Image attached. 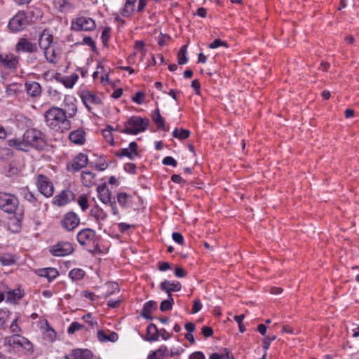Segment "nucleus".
Segmentation results:
<instances>
[{
  "label": "nucleus",
  "instance_id": "nucleus-1",
  "mask_svg": "<svg viewBox=\"0 0 359 359\" xmlns=\"http://www.w3.org/2000/svg\"><path fill=\"white\" fill-rule=\"evenodd\" d=\"M27 151L29 147H33L37 150H42L46 146V142L42 133L35 128H30L25 131L23 135Z\"/></svg>",
  "mask_w": 359,
  "mask_h": 359
},
{
  "label": "nucleus",
  "instance_id": "nucleus-2",
  "mask_svg": "<svg viewBox=\"0 0 359 359\" xmlns=\"http://www.w3.org/2000/svg\"><path fill=\"white\" fill-rule=\"evenodd\" d=\"M45 118L48 126L55 130H59L61 125H65L67 121L66 111L58 107H53L45 113Z\"/></svg>",
  "mask_w": 359,
  "mask_h": 359
},
{
  "label": "nucleus",
  "instance_id": "nucleus-3",
  "mask_svg": "<svg viewBox=\"0 0 359 359\" xmlns=\"http://www.w3.org/2000/svg\"><path fill=\"white\" fill-rule=\"evenodd\" d=\"M149 125V120L140 116H132L124 124V129L121 133L129 135H137L144 132Z\"/></svg>",
  "mask_w": 359,
  "mask_h": 359
},
{
  "label": "nucleus",
  "instance_id": "nucleus-4",
  "mask_svg": "<svg viewBox=\"0 0 359 359\" xmlns=\"http://www.w3.org/2000/svg\"><path fill=\"white\" fill-rule=\"evenodd\" d=\"M4 345L9 350L22 348L29 353L33 352L32 344L27 338L20 334H13L5 337Z\"/></svg>",
  "mask_w": 359,
  "mask_h": 359
},
{
  "label": "nucleus",
  "instance_id": "nucleus-5",
  "mask_svg": "<svg viewBox=\"0 0 359 359\" xmlns=\"http://www.w3.org/2000/svg\"><path fill=\"white\" fill-rule=\"evenodd\" d=\"M18 201L12 194L0 192V209L7 213H13L18 206Z\"/></svg>",
  "mask_w": 359,
  "mask_h": 359
},
{
  "label": "nucleus",
  "instance_id": "nucleus-6",
  "mask_svg": "<svg viewBox=\"0 0 359 359\" xmlns=\"http://www.w3.org/2000/svg\"><path fill=\"white\" fill-rule=\"evenodd\" d=\"M27 18L24 12H18L8 22V28L14 32H20L27 25Z\"/></svg>",
  "mask_w": 359,
  "mask_h": 359
},
{
  "label": "nucleus",
  "instance_id": "nucleus-7",
  "mask_svg": "<svg viewBox=\"0 0 359 359\" xmlns=\"http://www.w3.org/2000/svg\"><path fill=\"white\" fill-rule=\"evenodd\" d=\"M37 187L39 192L46 197H50L53 194V184L49 179L43 175H39L38 176Z\"/></svg>",
  "mask_w": 359,
  "mask_h": 359
},
{
  "label": "nucleus",
  "instance_id": "nucleus-8",
  "mask_svg": "<svg viewBox=\"0 0 359 359\" xmlns=\"http://www.w3.org/2000/svg\"><path fill=\"white\" fill-rule=\"evenodd\" d=\"M95 27V21L90 18L80 17L72 22V29L76 31H91Z\"/></svg>",
  "mask_w": 359,
  "mask_h": 359
},
{
  "label": "nucleus",
  "instance_id": "nucleus-9",
  "mask_svg": "<svg viewBox=\"0 0 359 359\" xmlns=\"http://www.w3.org/2000/svg\"><path fill=\"white\" fill-rule=\"evenodd\" d=\"M39 327L43 332V339L46 343H52L56 338V332L49 326L48 321L45 319L39 323Z\"/></svg>",
  "mask_w": 359,
  "mask_h": 359
},
{
  "label": "nucleus",
  "instance_id": "nucleus-10",
  "mask_svg": "<svg viewBox=\"0 0 359 359\" xmlns=\"http://www.w3.org/2000/svg\"><path fill=\"white\" fill-rule=\"evenodd\" d=\"M95 237V231L89 229L80 231L76 236L79 243L82 245H88L93 242Z\"/></svg>",
  "mask_w": 359,
  "mask_h": 359
},
{
  "label": "nucleus",
  "instance_id": "nucleus-11",
  "mask_svg": "<svg viewBox=\"0 0 359 359\" xmlns=\"http://www.w3.org/2000/svg\"><path fill=\"white\" fill-rule=\"evenodd\" d=\"M69 140L76 145H83L86 142V132L82 128L76 129L69 134Z\"/></svg>",
  "mask_w": 359,
  "mask_h": 359
},
{
  "label": "nucleus",
  "instance_id": "nucleus-12",
  "mask_svg": "<svg viewBox=\"0 0 359 359\" xmlns=\"http://www.w3.org/2000/svg\"><path fill=\"white\" fill-rule=\"evenodd\" d=\"M88 163V156L83 154L79 153L72 160V169L74 172L79 171L84 168Z\"/></svg>",
  "mask_w": 359,
  "mask_h": 359
},
{
  "label": "nucleus",
  "instance_id": "nucleus-13",
  "mask_svg": "<svg viewBox=\"0 0 359 359\" xmlns=\"http://www.w3.org/2000/svg\"><path fill=\"white\" fill-rule=\"evenodd\" d=\"M53 37L47 30L40 34L39 39V45L41 49L45 52L48 48L53 46Z\"/></svg>",
  "mask_w": 359,
  "mask_h": 359
},
{
  "label": "nucleus",
  "instance_id": "nucleus-14",
  "mask_svg": "<svg viewBox=\"0 0 359 359\" xmlns=\"http://www.w3.org/2000/svg\"><path fill=\"white\" fill-rule=\"evenodd\" d=\"M161 290L165 291L168 296L172 294V292L180 291L182 288L181 283L178 281L170 282L167 280L163 281L160 285Z\"/></svg>",
  "mask_w": 359,
  "mask_h": 359
},
{
  "label": "nucleus",
  "instance_id": "nucleus-15",
  "mask_svg": "<svg viewBox=\"0 0 359 359\" xmlns=\"http://www.w3.org/2000/svg\"><path fill=\"white\" fill-rule=\"evenodd\" d=\"M15 50L19 52L33 53L36 51V47L26 39H20L15 46Z\"/></svg>",
  "mask_w": 359,
  "mask_h": 359
},
{
  "label": "nucleus",
  "instance_id": "nucleus-16",
  "mask_svg": "<svg viewBox=\"0 0 359 359\" xmlns=\"http://www.w3.org/2000/svg\"><path fill=\"white\" fill-rule=\"evenodd\" d=\"M93 355L92 351L89 349L76 348L69 355V359H90Z\"/></svg>",
  "mask_w": 359,
  "mask_h": 359
},
{
  "label": "nucleus",
  "instance_id": "nucleus-17",
  "mask_svg": "<svg viewBox=\"0 0 359 359\" xmlns=\"http://www.w3.org/2000/svg\"><path fill=\"white\" fill-rule=\"evenodd\" d=\"M99 199L104 204H108L111 200V191L107 189L105 184L99 185L97 187Z\"/></svg>",
  "mask_w": 359,
  "mask_h": 359
},
{
  "label": "nucleus",
  "instance_id": "nucleus-18",
  "mask_svg": "<svg viewBox=\"0 0 359 359\" xmlns=\"http://www.w3.org/2000/svg\"><path fill=\"white\" fill-rule=\"evenodd\" d=\"M81 100L85 104L86 107L88 109L90 108L88 106L89 103L95 104H101V100L100 97L96 96L95 95H93L90 93L88 91H84L82 92L81 95Z\"/></svg>",
  "mask_w": 359,
  "mask_h": 359
},
{
  "label": "nucleus",
  "instance_id": "nucleus-19",
  "mask_svg": "<svg viewBox=\"0 0 359 359\" xmlns=\"http://www.w3.org/2000/svg\"><path fill=\"white\" fill-rule=\"evenodd\" d=\"M25 90L27 94L32 97H37L41 93V86L35 81L27 82L25 83Z\"/></svg>",
  "mask_w": 359,
  "mask_h": 359
},
{
  "label": "nucleus",
  "instance_id": "nucleus-20",
  "mask_svg": "<svg viewBox=\"0 0 359 359\" xmlns=\"http://www.w3.org/2000/svg\"><path fill=\"white\" fill-rule=\"evenodd\" d=\"M44 55L48 61L55 63L60 57V50L53 45L44 52Z\"/></svg>",
  "mask_w": 359,
  "mask_h": 359
},
{
  "label": "nucleus",
  "instance_id": "nucleus-21",
  "mask_svg": "<svg viewBox=\"0 0 359 359\" xmlns=\"http://www.w3.org/2000/svg\"><path fill=\"white\" fill-rule=\"evenodd\" d=\"M0 61L6 67L12 69L16 67L18 59L13 55H6L0 56Z\"/></svg>",
  "mask_w": 359,
  "mask_h": 359
},
{
  "label": "nucleus",
  "instance_id": "nucleus-22",
  "mask_svg": "<svg viewBox=\"0 0 359 359\" xmlns=\"http://www.w3.org/2000/svg\"><path fill=\"white\" fill-rule=\"evenodd\" d=\"M36 273L39 276L46 278L48 280V281H50L53 279L55 278L58 275V272L57 269L55 268L40 269L36 271Z\"/></svg>",
  "mask_w": 359,
  "mask_h": 359
},
{
  "label": "nucleus",
  "instance_id": "nucleus-23",
  "mask_svg": "<svg viewBox=\"0 0 359 359\" xmlns=\"http://www.w3.org/2000/svg\"><path fill=\"white\" fill-rule=\"evenodd\" d=\"M22 297V294L19 289L8 290L5 293V294H0V301L3 300L5 297L8 302H15Z\"/></svg>",
  "mask_w": 359,
  "mask_h": 359
},
{
  "label": "nucleus",
  "instance_id": "nucleus-24",
  "mask_svg": "<svg viewBox=\"0 0 359 359\" xmlns=\"http://www.w3.org/2000/svg\"><path fill=\"white\" fill-rule=\"evenodd\" d=\"M168 348L166 346L162 345L157 350L151 351L147 359H164L168 355Z\"/></svg>",
  "mask_w": 359,
  "mask_h": 359
},
{
  "label": "nucleus",
  "instance_id": "nucleus-25",
  "mask_svg": "<svg viewBox=\"0 0 359 359\" xmlns=\"http://www.w3.org/2000/svg\"><path fill=\"white\" fill-rule=\"evenodd\" d=\"M157 303L155 301H149L144 304L142 310V316L146 319L152 320L151 313L153 310L156 309Z\"/></svg>",
  "mask_w": 359,
  "mask_h": 359
},
{
  "label": "nucleus",
  "instance_id": "nucleus-26",
  "mask_svg": "<svg viewBox=\"0 0 359 359\" xmlns=\"http://www.w3.org/2000/svg\"><path fill=\"white\" fill-rule=\"evenodd\" d=\"M159 337V332L155 324L151 323L147 328L146 340L149 341H156Z\"/></svg>",
  "mask_w": 359,
  "mask_h": 359
},
{
  "label": "nucleus",
  "instance_id": "nucleus-27",
  "mask_svg": "<svg viewBox=\"0 0 359 359\" xmlns=\"http://www.w3.org/2000/svg\"><path fill=\"white\" fill-rule=\"evenodd\" d=\"M152 120L156 124L158 129L163 130H168L165 126V121L163 118L161 116L160 114V111L158 109H155L151 114Z\"/></svg>",
  "mask_w": 359,
  "mask_h": 359
},
{
  "label": "nucleus",
  "instance_id": "nucleus-28",
  "mask_svg": "<svg viewBox=\"0 0 359 359\" xmlns=\"http://www.w3.org/2000/svg\"><path fill=\"white\" fill-rule=\"evenodd\" d=\"M65 245V243L59 242L50 248V252L54 256H65L67 254Z\"/></svg>",
  "mask_w": 359,
  "mask_h": 359
},
{
  "label": "nucleus",
  "instance_id": "nucleus-29",
  "mask_svg": "<svg viewBox=\"0 0 359 359\" xmlns=\"http://www.w3.org/2000/svg\"><path fill=\"white\" fill-rule=\"evenodd\" d=\"M95 175L91 172H83L81 181L84 186L90 187L94 184Z\"/></svg>",
  "mask_w": 359,
  "mask_h": 359
},
{
  "label": "nucleus",
  "instance_id": "nucleus-30",
  "mask_svg": "<svg viewBox=\"0 0 359 359\" xmlns=\"http://www.w3.org/2000/svg\"><path fill=\"white\" fill-rule=\"evenodd\" d=\"M90 213L91 215L93 216L97 221H104L107 217V212H104L102 208H99L98 206H95V208H92Z\"/></svg>",
  "mask_w": 359,
  "mask_h": 359
},
{
  "label": "nucleus",
  "instance_id": "nucleus-31",
  "mask_svg": "<svg viewBox=\"0 0 359 359\" xmlns=\"http://www.w3.org/2000/svg\"><path fill=\"white\" fill-rule=\"evenodd\" d=\"M190 131L184 128H176L172 132V136L175 138H177L180 140H184L187 139L190 135Z\"/></svg>",
  "mask_w": 359,
  "mask_h": 359
},
{
  "label": "nucleus",
  "instance_id": "nucleus-32",
  "mask_svg": "<svg viewBox=\"0 0 359 359\" xmlns=\"http://www.w3.org/2000/svg\"><path fill=\"white\" fill-rule=\"evenodd\" d=\"M15 262V257L10 253H4L0 255V264L2 266H10Z\"/></svg>",
  "mask_w": 359,
  "mask_h": 359
},
{
  "label": "nucleus",
  "instance_id": "nucleus-33",
  "mask_svg": "<svg viewBox=\"0 0 359 359\" xmlns=\"http://www.w3.org/2000/svg\"><path fill=\"white\" fill-rule=\"evenodd\" d=\"M53 203L57 206H62L67 203V193L63 190L60 194L54 198Z\"/></svg>",
  "mask_w": 359,
  "mask_h": 359
},
{
  "label": "nucleus",
  "instance_id": "nucleus-34",
  "mask_svg": "<svg viewBox=\"0 0 359 359\" xmlns=\"http://www.w3.org/2000/svg\"><path fill=\"white\" fill-rule=\"evenodd\" d=\"M86 273L81 269H74L69 272V278H70L72 280H81Z\"/></svg>",
  "mask_w": 359,
  "mask_h": 359
},
{
  "label": "nucleus",
  "instance_id": "nucleus-35",
  "mask_svg": "<svg viewBox=\"0 0 359 359\" xmlns=\"http://www.w3.org/2000/svg\"><path fill=\"white\" fill-rule=\"evenodd\" d=\"M187 45L183 46L178 52V63L179 65H184L188 62V58L187 57Z\"/></svg>",
  "mask_w": 359,
  "mask_h": 359
},
{
  "label": "nucleus",
  "instance_id": "nucleus-36",
  "mask_svg": "<svg viewBox=\"0 0 359 359\" xmlns=\"http://www.w3.org/2000/svg\"><path fill=\"white\" fill-rule=\"evenodd\" d=\"M168 297V299L163 300L161 303L160 309L161 311H166L172 309V304L174 303V299L172 298V294H170Z\"/></svg>",
  "mask_w": 359,
  "mask_h": 359
},
{
  "label": "nucleus",
  "instance_id": "nucleus-37",
  "mask_svg": "<svg viewBox=\"0 0 359 359\" xmlns=\"http://www.w3.org/2000/svg\"><path fill=\"white\" fill-rule=\"evenodd\" d=\"M20 171V169L16 163L12 162L11 163L8 168H6V175L8 177H12L17 175Z\"/></svg>",
  "mask_w": 359,
  "mask_h": 359
},
{
  "label": "nucleus",
  "instance_id": "nucleus-38",
  "mask_svg": "<svg viewBox=\"0 0 359 359\" xmlns=\"http://www.w3.org/2000/svg\"><path fill=\"white\" fill-rule=\"evenodd\" d=\"M79 222V217L74 212H69V230L77 226Z\"/></svg>",
  "mask_w": 359,
  "mask_h": 359
},
{
  "label": "nucleus",
  "instance_id": "nucleus-39",
  "mask_svg": "<svg viewBox=\"0 0 359 359\" xmlns=\"http://www.w3.org/2000/svg\"><path fill=\"white\" fill-rule=\"evenodd\" d=\"M9 145L15 147L18 149L27 151V147L25 146V141L19 139H13L8 141Z\"/></svg>",
  "mask_w": 359,
  "mask_h": 359
},
{
  "label": "nucleus",
  "instance_id": "nucleus-40",
  "mask_svg": "<svg viewBox=\"0 0 359 359\" xmlns=\"http://www.w3.org/2000/svg\"><path fill=\"white\" fill-rule=\"evenodd\" d=\"M77 203L83 211H85L88 208V198L85 195L79 196L77 199Z\"/></svg>",
  "mask_w": 359,
  "mask_h": 359
},
{
  "label": "nucleus",
  "instance_id": "nucleus-41",
  "mask_svg": "<svg viewBox=\"0 0 359 359\" xmlns=\"http://www.w3.org/2000/svg\"><path fill=\"white\" fill-rule=\"evenodd\" d=\"M53 77L57 81L64 85L65 88H67V76L62 74L60 72H56Z\"/></svg>",
  "mask_w": 359,
  "mask_h": 359
},
{
  "label": "nucleus",
  "instance_id": "nucleus-42",
  "mask_svg": "<svg viewBox=\"0 0 359 359\" xmlns=\"http://www.w3.org/2000/svg\"><path fill=\"white\" fill-rule=\"evenodd\" d=\"M134 7H135V5H132V4H128V3L126 2L125 4V6L123 9H121V14L123 16V17H128L130 16L133 11H134Z\"/></svg>",
  "mask_w": 359,
  "mask_h": 359
},
{
  "label": "nucleus",
  "instance_id": "nucleus-43",
  "mask_svg": "<svg viewBox=\"0 0 359 359\" xmlns=\"http://www.w3.org/2000/svg\"><path fill=\"white\" fill-rule=\"evenodd\" d=\"M22 194L25 199H26L27 201L31 203L35 201L36 198L34 194L32 191H30L27 188L22 189Z\"/></svg>",
  "mask_w": 359,
  "mask_h": 359
},
{
  "label": "nucleus",
  "instance_id": "nucleus-44",
  "mask_svg": "<svg viewBox=\"0 0 359 359\" xmlns=\"http://www.w3.org/2000/svg\"><path fill=\"white\" fill-rule=\"evenodd\" d=\"M67 4V0H54V5L55 8L60 12L65 11Z\"/></svg>",
  "mask_w": 359,
  "mask_h": 359
},
{
  "label": "nucleus",
  "instance_id": "nucleus-45",
  "mask_svg": "<svg viewBox=\"0 0 359 359\" xmlns=\"http://www.w3.org/2000/svg\"><path fill=\"white\" fill-rule=\"evenodd\" d=\"M117 156H126L129 158L130 159H133L135 156V153H133L131 150H130L128 148H124L121 150V152L119 154H116Z\"/></svg>",
  "mask_w": 359,
  "mask_h": 359
},
{
  "label": "nucleus",
  "instance_id": "nucleus-46",
  "mask_svg": "<svg viewBox=\"0 0 359 359\" xmlns=\"http://www.w3.org/2000/svg\"><path fill=\"white\" fill-rule=\"evenodd\" d=\"M108 287L110 289V290H108L107 292H106V293L104 294V297H108L109 296L112 294L116 291L119 290L118 285L116 283H108Z\"/></svg>",
  "mask_w": 359,
  "mask_h": 359
},
{
  "label": "nucleus",
  "instance_id": "nucleus-47",
  "mask_svg": "<svg viewBox=\"0 0 359 359\" xmlns=\"http://www.w3.org/2000/svg\"><path fill=\"white\" fill-rule=\"evenodd\" d=\"M128 198V195L126 193H120L117 196V201L121 206L125 207L127 203Z\"/></svg>",
  "mask_w": 359,
  "mask_h": 359
},
{
  "label": "nucleus",
  "instance_id": "nucleus-48",
  "mask_svg": "<svg viewBox=\"0 0 359 359\" xmlns=\"http://www.w3.org/2000/svg\"><path fill=\"white\" fill-rule=\"evenodd\" d=\"M144 93L143 92L139 91L132 97V100L134 102L142 104L144 102Z\"/></svg>",
  "mask_w": 359,
  "mask_h": 359
},
{
  "label": "nucleus",
  "instance_id": "nucleus-49",
  "mask_svg": "<svg viewBox=\"0 0 359 359\" xmlns=\"http://www.w3.org/2000/svg\"><path fill=\"white\" fill-rule=\"evenodd\" d=\"M18 318H15L11 325H10V330L12 333L14 334H19L21 332V329L17 323Z\"/></svg>",
  "mask_w": 359,
  "mask_h": 359
},
{
  "label": "nucleus",
  "instance_id": "nucleus-50",
  "mask_svg": "<svg viewBox=\"0 0 359 359\" xmlns=\"http://www.w3.org/2000/svg\"><path fill=\"white\" fill-rule=\"evenodd\" d=\"M225 46V47H228L227 43H226V41H222V40L217 39H215L212 43H211L208 46V47L210 48L214 49V48H218L219 46Z\"/></svg>",
  "mask_w": 359,
  "mask_h": 359
},
{
  "label": "nucleus",
  "instance_id": "nucleus-51",
  "mask_svg": "<svg viewBox=\"0 0 359 359\" xmlns=\"http://www.w3.org/2000/svg\"><path fill=\"white\" fill-rule=\"evenodd\" d=\"M8 312L4 310H0V329L2 328L8 320Z\"/></svg>",
  "mask_w": 359,
  "mask_h": 359
},
{
  "label": "nucleus",
  "instance_id": "nucleus-52",
  "mask_svg": "<svg viewBox=\"0 0 359 359\" xmlns=\"http://www.w3.org/2000/svg\"><path fill=\"white\" fill-rule=\"evenodd\" d=\"M276 339V335H273L271 337H266L264 338L263 341V348L266 351L269 348L270 344L272 341H274Z\"/></svg>",
  "mask_w": 359,
  "mask_h": 359
},
{
  "label": "nucleus",
  "instance_id": "nucleus-53",
  "mask_svg": "<svg viewBox=\"0 0 359 359\" xmlns=\"http://www.w3.org/2000/svg\"><path fill=\"white\" fill-rule=\"evenodd\" d=\"M102 134L107 142H108L111 145L114 144V137L112 134L110 133V130H102Z\"/></svg>",
  "mask_w": 359,
  "mask_h": 359
},
{
  "label": "nucleus",
  "instance_id": "nucleus-54",
  "mask_svg": "<svg viewBox=\"0 0 359 359\" xmlns=\"http://www.w3.org/2000/svg\"><path fill=\"white\" fill-rule=\"evenodd\" d=\"M83 327V325L77 322H73L70 326H69V334H73L76 330H79Z\"/></svg>",
  "mask_w": 359,
  "mask_h": 359
},
{
  "label": "nucleus",
  "instance_id": "nucleus-55",
  "mask_svg": "<svg viewBox=\"0 0 359 359\" xmlns=\"http://www.w3.org/2000/svg\"><path fill=\"white\" fill-rule=\"evenodd\" d=\"M172 240L178 244L182 245L184 243V238L180 233L174 232L172 234Z\"/></svg>",
  "mask_w": 359,
  "mask_h": 359
},
{
  "label": "nucleus",
  "instance_id": "nucleus-56",
  "mask_svg": "<svg viewBox=\"0 0 359 359\" xmlns=\"http://www.w3.org/2000/svg\"><path fill=\"white\" fill-rule=\"evenodd\" d=\"M163 163L166 165H172L173 167L177 166V161L171 156H166L163 159Z\"/></svg>",
  "mask_w": 359,
  "mask_h": 359
},
{
  "label": "nucleus",
  "instance_id": "nucleus-57",
  "mask_svg": "<svg viewBox=\"0 0 359 359\" xmlns=\"http://www.w3.org/2000/svg\"><path fill=\"white\" fill-rule=\"evenodd\" d=\"M201 309H202V304H201L200 299H195L194 301V304H193V307H192V309H191V313H196L199 311H201Z\"/></svg>",
  "mask_w": 359,
  "mask_h": 359
},
{
  "label": "nucleus",
  "instance_id": "nucleus-58",
  "mask_svg": "<svg viewBox=\"0 0 359 359\" xmlns=\"http://www.w3.org/2000/svg\"><path fill=\"white\" fill-rule=\"evenodd\" d=\"M109 35H110V28L106 27L102 31V36H101L103 43H106L108 41V39L109 38Z\"/></svg>",
  "mask_w": 359,
  "mask_h": 359
},
{
  "label": "nucleus",
  "instance_id": "nucleus-59",
  "mask_svg": "<svg viewBox=\"0 0 359 359\" xmlns=\"http://www.w3.org/2000/svg\"><path fill=\"white\" fill-rule=\"evenodd\" d=\"M124 169L128 172L135 173L136 170V165L134 163H128L125 165Z\"/></svg>",
  "mask_w": 359,
  "mask_h": 359
},
{
  "label": "nucleus",
  "instance_id": "nucleus-60",
  "mask_svg": "<svg viewBox=\"0 0 359 359\" xmlns=\"http://www.w3.org/2000/svg\"><path fill=\"white\" fill-rule=\"evenodd\" d=\"M202 333L205 337H209L212 335L213 330L210 327L204 326L202 327Z\"/></svg>",
  "mask_w": 359,
  "mask_h": 359
},
{
  "label": "nucleus",
  "instance_id": "nucleus-61",
  "mask_svg": "<svg viewBox=\"0 0 359 359\" xmlns=\"http://www.w3.org/2000/svg\"><path fill=\"white\" fill-rule=\"evenodd\" d=\"M108 204H109L110 207H111V211H112V213L113 215H116V216H118V218L120 217L119 216V212H118V208L116 207V201L114 199L113 201H111L110 203H109Z\"/></svg>",
  "mask_w": 359,
  "mask_h": 359
},
{
  "label": "nucleus",
  "instance_id": "nucleus-62",
  "mask_svg": "<svg viewBox=\"0 0 359 359\" xmlns=\"http://www.w3.org/2000/svg\"><path fill=\"white\" fill-rule=\"evenodd\" d=\"M107 337L108 335L103 330H99L97 332V339L100 341H107Z\"/></svg>",
  "mask_w": 359,
  "mask_h": 359
},
{
  "label": "nucleus",
  "instance_id": "nucleus-63",
  "mask_svg": "<svg viewBox=\"0 0 359 359\" xmlns=\"http://www.w3.org/2000/svg\"><path fill=\"white\" fill-rule=\"evenodd\" d=\"M189 359H205V355L202 352H194L189 356Z\"/></svg>",
  "mask_w": 359,
  "mask_h": 359
},
{
  "label": "nucleus",
  "instance_id": "nucleus-64",
  "mask_svg": "<svg viewBox=\"0 0 359 359\" xmlns=\"http://www.w3.org/2000/svg\"><path fill=\"white\" fill-rule=\"evenodd\" d=\"M225 353L221 354V359H234L233 355L226 348L224 350Z\"/></svg>",
  "mask_w": 359,
  "mask_h": 359
}]
</instances>
